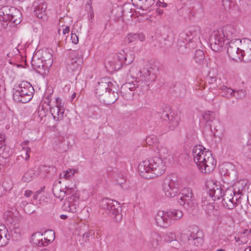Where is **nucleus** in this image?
<instances>
[{"label": "nucleus", "mask_w": 251, "mask_h": 251, "mask_svg": "<svg viewBox=\"0 0 251 251\" xmlns=\"http://www.w3.org/2000/svg\"><path fill=\"white\" fill-rule=\"evenodd\" d=\"M139 173L147 179L153 178L163 174L166 170L165 163L162 158L154 156L141 162L138 167Z\"/></svg>", "instance_id": "obj_1"}, {"label": "nucleus", "mask_w": 251, "mask_h": 251, "mask_svg": "<svg viewBox=\"0 0 251 251\" xmlns=\"http://www.w3.org/2000/svg\"><path fill=\"white\" fill-rule=\"evenodd\" d=\"M202 146H195L192 151L194 160L201 172L209 173L212 171L216 165V161L211 152L205 151Z\"/></svg>", "instance_id": "obj_2"}, {"label": "nucleus", "mask_w": 251, "mask_h": 251, "mask_svg": "<svg viewBox=\"0 0 251 251\" xmlns=\"http://www.w3.org/2000/svg\"><path fill=\"white\" fill-rule=\"evenodd\" d=\"M238 34L237 29L232 25H226L217 31H214L210 37L209 41L211 49L215 51H220L227 41L234 39Z\"/></svg>", "instance_id": "obj_3"}, {"label": "nucleus", "mask_w": 251, "mask_h": 251, "mask_svg": "<svg viewBox=\"0 0 251 251\" xmlns=\"http://www.w3.org/2000/svg\"><path fill=\"white\" fill-rule=\"evenodd\" d=\"M100 206L115 222L119 223L122 220V208L117 201L109 198L103 199L100 201Z\"/></svg>", "instance_id": "obj_4"}, {"label": "nucleus", "mask_w": 251, "mask_h": 251, "mask_svg": "<svg viewBox=\"0 0 251 251\" xmlns=\"http://www.w3.org/2000/svg\"><path fill=\"white\" fill-rule=\"evenodd\" d=\"M34 92L33 87L29 82L22 81L14 92L13 99L16 102L27 103L32 99Z\"/></svg>", "instance_id": "obj_5"}, {"label": "nucleus", "mask_w": 251, "mask_h": 251, "mask_svg": "<svg viewBox=\"0 0 251 251\" xmlns=\"http://www.w3.org/2000/svg\"><path fill=\"white\" fill-rule=\"evenodd\" d=\"M0 16L3 21L10 23L12 26L19 24L22 21V13L15 7L6 5L0 8Z\"/></svg>", "instance_id": "obj_6"}, {"label": "nucleus", "mask_w": 251, "mask_h": 251, "mask_svg": "<svg viewBox=\"0 0 251 251\" xmlns=\"http://www.w3.org/2000/svg\"><path fill=\"white\" fill-rule=\"evenodd\" d=\"M140 73L142 74L144 77V79L136 78L135 79L131 82L135 85V89H139L140 91H148L149 89V81L153 82L156 79V75L152 72L151 67L149 66L143 68L140 70Z\"/></svg>", "instance_id": "obj_7"}, {"label": "nucleus", "mask_w": 251, "mask_h": 251, "mask_svg": "<svg viewBox=\"0 0 251 251\" xmlns=\"http://www.w3.org/2000/svg\"><path fill=\"white\" fill-rule=\"evenodd\" d=\"M178 181L176 176L168 175L162 180V188L165 196L168 198L175 197L179 191Z\"/></svg>", "instance_id": "obj_8"}, {"label": "nucleus", "mask_w": 251, "mask_h": 251, "mask_svg": "<svg viewBox=\"0 0 251 251\" xmlns=\"http://www.w3.org/2000/svg\"><path fill=\"white\" fill-rule=\"evenodd\" d=\"M177 202L188 211L195 208L197 206L192 190L188 187L183 188L177 195Z\"/></svg>", "instance_id": "obj_9"}, {"label": "nucleus", "mask_w": 251, "mask_h": 251, "mask_svg": "<svg viewBox=\"0 0 251 251\" xmlns=\"http://www.w3.org/2000/svg\"><path fill=\"white\" fill-rule=\"evenodd\" d=\"M66 63V69L68 72L78 73L83 63L82 51L80 50L71 51Z\"/></svg>", "instance_id": "obj_10"}, {"label": "nucleus", "mask_w": 251, "mask_h": 251, "mask_svg": "<svg viewBox=\"0 0 251 251\" xmlns=\"http://www.w3.org/2000/svg\"><path fill=\"white\" fill-rule=\"evenodd\" d=\"M241 43V40L240 39H234L226 43L227 53L229 57L233 60H241V56L242 55L241 54L242 50L239 48Z\"/></svg>", "instance_id": "obj_11"}, {"label": "nucleus", "mask_w": 251, "mask_h": 251, "mask_svg": "<svg viewBox=\"0 0 251 251\" xmlns=\"http://www.w3.org/2000/svg\"><path fill=\"white\" fill-rule=\"evenodd\" d=\"M115 85V84L110 81V77L100 78L95 86V93L96 97L99 99L107 90H109V88H111Z\"/></svg>", "instance_id": "obj_12"}, {"label": "nucleus", "mask_w": 251, "mask_h": 251, "mask_svg": "<svg viewBox=\"0 0 251 251\" xmlns=\"http://www.w3.org/2000/svg\"><path fill=\"white\" fill-rule=\"evenodd\" d=\"M118 89L116 85L111 88H109L101 97L99 99V101L104 104L109 105L113 104L118 99Z\"/></svg>", "instance_id": "obj_13"}, {"label": "nucleus", "mask_w": 251, "mask_h": 251, "mask_svg": "<svg viewBox=\"0 0 251 251\" xmlns=\"http://www.w3.org/2000/svg\"><path fill=\"white\" fill-rule=\"evenodd\" d=\"M78 201V197L76 193L69 196L62 206L63 210L69 212L76 213L78 208L76 205Z\"/></svg>", "instance_id": "obj_14"}, {"label": "nucleus", "mask_w": 251, "mask_h": 251, "mask_svg": "<svg viewBox=\"0 0 251 251\" xmlns=\"http://www.w3.org/2000/svg\"><path fill=\"white\" fill-rule=\"evenodd\" d=\"M233 194L234 192L231 188L227 189L224 193L222 203L223 206L227 209L231 210L236 207Z\"/></svg>", "instance_id": "obj_15"}, {"label": "nucleus", "mask_w": 251, "mask_h": 251, "mask_svg": "<svg viewBox=\"0 0 251 251\" xmlns=\"http://www.w3.org/2000/svg\"><path fill=\"white\" fill-rule=\"evenodd\" d=\"M135 90V85L133 83L128 82L121 86L120 92L124 99L129 100L133 98Z\"/></svg>", "instance_id": "obj_16"}, {"label": "nucleus", "mask_w": 251, "mask_h": 251, "mask_svg": "<svg viewBox=\"0 0 251 251\" xmlns=\"http://www.w3.org/2000/svg\"><path fill=\"white\" fill-rule=\"evenodd\" d=\"M215 113L211 111H207L202 113V119H201V122L202 120L204 122V129L213 132L211 124L215 119Z\"/></svg>", "instance_id": "obj_17"}, {"label": "nucleus", "mask_w": 251, "mask_h": 251, "mask_svg": "<svg viewBox=\"0 0 251 251\" xmlns=\"http://www.w3.org/2000/svg\"><path fill=\"white\" fill-rule=\"evenodd\" d=\"M155 219L157 225L160 227H167L172 224V221L167 211H159Z\"/></svg>", "instance_id": "obj_18"}, {"label": "nucleus", "mask_w": 251, "mask_h": 251, "mask_svg": "<svg viewBox=\"0 0 251 251\" xmlns=\"http://www.w3.org/2000/svg\"><path fill=\"white\" fill-rule=\"evenodd\" d=\"M162 118L164 120H168L169 124L168 127L170 130L174 129L178 126L180 119L179 116L172 112H171L170 114L166 112L164 113L162 116Z\"/></svg>", "instance_id": "obj_19"}, {"label": "nucleus", "mask_w": 251, "mask_h": 251, "mask_svg": "<svg viewBox=\"0 0 251 251\" xmlns=\"http://www.w3.org/2000/svg\"><path fill=\"white\" fill-rule=\"evenodd\" d=\"M209 186H211V188L209 190L213 197L214 201H215L216 200H219L221 198L223 199L225 192L223 191L220 185L213 181H210L207 184L208 187H209Z\"/></svg>", "instance_id": "obj_20"}, {"label": "nucleus", "mask_w": 251, "mask_h": 251, "mask_svg": "<svg viewBox=\"0 0 251 251\" xmlns=\"http://www.w3.org/2000/svg\"><path fill=\"white\" fill-rule=\"evenodd\" d=\"M57 106L55 108L50 109V113L56 121L62 120L64 113V109L61 106V100L57 98L56 99Z\"/></svg>", "instance_id": "obj_21"}, {"label": "nucleus", "mask_w": 251, "mask_h": 251, "mask_svg": "<svg viewBox=\"0 0 251 251\" xmlns=\"http://www.w3.org/2000/svg\"><path fill=\"white\" fill-rule=\"evenodd\" d=\"M187 240L189 245L194 250L201 247L204 241L201 237H198L197 234L194 232L191 233L187 237Z\"/></svg>", "instance_id": "obj_22"}, {"label": "nucleus", "mask_w": 251, "mask_h": 251, "mask_svg": "<svg viewBox=\"0 0 251 251\" xmlns=\"http://www.w3.org/2000/svg\"><path fill=\"white\" fill-rule=\"evenodd\" d=\"M105 67L107 69L113 71L119 70L123 65L120 61H117L115 57H108L105 60Z\"/></svg>", "instance_id": "obj_23"}, {"label": "nucleus", "mask_w": 251, "mask_h": 251, "mask_svg": "<svg viewBox=\"0 0 251 251\" xmlns=\"http://www.w3.org/2000/svg\"><path fill=\"white\" fill-rule=\"evenodd\" d=\"M148 242L153 248H157L161 242L160 235L156 232L151 231L148 234Z\"/></svg>", "instance_id": "obj_24"}, {"label": "nucleus", "mask_w": 251, "mask_h": 251, "mask_svg": "<svg viewBox=\"0 0 251 251\" xmlns=\"http://www.w3.org/2000/svg\"><path fill=\"white\" fill-rule=\"evenodd\" d=\"M196 35L197 33L196 31L182 32L179 34L178 41H180L183 43H184L185 42L189 43L192 42H193V40Z\"/></svg>", "instance_id": "obj_25"}, {"label": "nucleus", "mask_w": 251, "mask_h": 251, "mask_svg": "<svg viewBox=\"0 0 251 251\" xmlns=\"http://www.w3.org/2000/svg\"><path fill=\"white\" fill-rule=\"evenodd\" d=\"M115 57L117 61H120L123 65H129L132 62L133 60V57H130L129 60H127V55L125 54L124 50H122L121 52H119Z\"/></svg>", "instance_id": "obj_26"}, {"label": "nucleus", "mask_w": 251, "mask_h": 251, "mask_svg": "<svg viewBox=\"0 0 251 251\" xmlns=\"http://www.w3.org/2000/svg\"><path fill=\"white\" fill-rule=\"evenodd\" d=\"M116 181L121 188L123 190H126L129 189V183L126 181V178L123 174H118L116 178Z\"/></svg>", "instance_id": "obj_27"}, {"label": "nucleus", "mask_w": 251, "mask_h": 251, "mask_svg": "<svg viewBox=\"0 0 251 251\" xmlns=\"http://www.w3.org/2000/svg\"><path fill=\"white\" fill-rule=\"evenodd\" d=\"M48 113V110L44 108L43 105H39L35 113V115H36V114L38 115L40 122H44L46 120L45 118L47 116Z\"/></svg>", "instance_id": "obj_28"}, {"label": "nucleus", "mask_w": 251, "mask_h": 251, "mask_svg": "<svg viewBox=\"0 0 251 251\" xmlns=\"http://www.w3.org/2000/svg\"><path fill=\"white\" fill-rule=\"evenodd\" d=\"M243 187H241L240 189L239 187H237V184H236L234 185V187L233 189L234 192V194H233V197H234V202L235 203L236 206H237L239 204L241 203V195L242 193V190Z\"/></svg>", "instance_id": "obj_29"}, {"label": "nucleus", "mask_w": 251, "mask_h": 251, "mask_svg": "<svg viewBox=\"0 0 251 251\" xmlns=\"http://www.w3.org/2000/svg\"><path fill=\"white\" fill-rule=\"evenodd\" d=\"M47 9L46 3H40L36 7L34 10V14L38 18L42 19L45 15V12Z\"/></svg>", "instance_id": "obj_30"}, {"label": "nucleus", "mask_w": 251, "mask_h": 251, "mask_svg": "<svg viewBox=\"0 0 251 251\" xmlns=\"http://www.w3.org/2000/svg\"><path fill=\"white\" fill-rule=\"evenodd\" d=\"M248 45L250 47L249 49H247L246 51L242 50L241 54V60H243L245 62H250L251 61V40L248 41Z\"/></svg>", "instance_id": "obj_31"}, {"label": "nucleus", "mask_w": 251, "mask_h": 251, "mask_svg": "<svg viewBox=\"0 0 251 251\" xmlns=\"http://www.w3.org/2000/svg\"><path fill=\"white\" fill-rule=\"evenodd\" d=\"M5 134L0 133V156L2 158H6L8 155L6 151L7 147L5 146Z\"/></svg>", "instance_id": "obj_32"}, {"label": "nucleus", "mask_w": 251, "mask_h": 251, "mask_svg": "<svg viewBox=\"0 0 251 251\" xmlns=\"http://www.w3.org/2000/svg\"><path fill=\"white\" fill-rule=\"evenodd\" d=\"M214 201L213 197L210 193V190L206 191L204 192L202 196L201 202L202 205H208Z\"/></svg>", "instance_id": "obj_33"}, {"label": "nucleus", "mask_w": 251, "mask_h": 251, "mask_svg": "<svg viewBox=\"0 0 251 251\" xmlns=\"http://www.w3.org/2000/svg\"><path fill=\"white\" fill-rule=\"evenodd\" d=\"M7 232V229H0V247L4 246L8 243L10 235Z\"/></svg>", "instance_id": "obj_34"}, {"label": "nucleus", "mask_w": 251, "mask_h": 251, "mask_svg": "<svg viewBox=\"0 0 251 251\" xmlns=\"http://www.w3.org/2000/svg\"><path fill=\"white\" fill-rule=\"evenodd\" d=\"M32 241L33 244L39 247H42L43 244V236L40 232H36L32 235Z\"/></svg>", "instance_id": "obj_35"}, {"label": "nucleus", "mask_w": 251, "mask_h": 251, "mask_svg": "<svg viewBox=\"0 0 251 251\" xmlns=\"http://www.w3.org/2000/svg\"><path fill=\"white\" fill-rule=\"evenodd\" d=\"M121 12L123 17H132L133 14L131 13L132 5L131 3H125L122 6Z\"/></svg>", "instance_id": "obj_36"}, {"label": "nucleus", "mask_w": 251, "mask_h": 251, "mask_svg": "<svg viewBox=\"0 0 251 251\" xmlns=\"http://www.w3.org/2000/svg\"><path fill=\"white\" fill-rule=\"evenodd\" d=\"M167 214L169 215L170 219L178 220L181 218L183 215L181 210L172 209L167 211Z\"/></svg>", "instance_id": "obj_37"}, {"label": "nucleus", "mask_w": 251, "mask_h": 251, "mask_svg": "<svg viewBox=\"0 0 251 251\" xmlns=\"http://www.w3.org/2000/svg\"><path fill=\"white\" fill-rule=\"evenodd\" d=\"M9 229L10 230V234L12 239L14 241H19L21 239V236L20 234V230L18 227L14 226L11 228V227H9Z\"/></svg>", "instance_id": "obj_38"}, {"label": "nucleus", "mask_w": 251, "mask_h": 251, "mask_svg": "<svg viewBox=\"0 0 251 251\" xmlns=\"http://www.w3.org/2000/svg\"><path fill=\"white\" fill-rule=\"evenodd\" d=\"M205 58V55L203 51L201 50H197L195 51L194 59L195 62L199 64L203 63Z\"/></svg>", "instance_id": "obj_39"}, {"label": "nucleus", "mask_w": 251, "mask_h": 251, "mask_svg": "<svg viewBox=\"0 0 251 251\" xmlns=\"http://www.w3.org/2000/svg\"><path fill=\"white\" fill-rule=\"evenodd\" d=\"M52 191L54 196L58 199H60L61 200H63V198L66 196V194L67 193V192L64 191V190L59 189L56 185L53 186Z\"/></svg>", "instance_id": "obj_40"}, {"label": "nucleus", "mask_w": 251, "mask_h": 251, "mask_svg": "<svg viewBox=\"0 0 251 251\" xmlns=\"http://www.w3.org/2000/svg\"><path fill=\"white\" fill-rule=\"evenodd\" d=\"M31 65L33 69L38 71L39 73H44L42 70H44L43 69L44 65L42 61H40L39 60H37V62H36L35 60L32 59L31 60Z\"/></svg>", "instance_id": "obj_41"}, {"label": "nucleus", "mask_w": 251, "mask_h": 251, "mask_svg": "<svg viewBox=\"0 0 251 251\" xmlns=\"http://www.w3.org/2000/svg\"><path fill=\"white\" fill-rule=\"evenodd\" d=\"M19 218L17 217L13 218L12 216H8L6 219V222L7 225L10 224L11 228L14 226H17V225L18 223Z\"/></svg>", "instance_id": "obj_42"}, {"label": "nucleus", "mask_w": 251, "mask_h": 251, "mask_svg": "<svg viewBox=\"0 0 251 251\" xmlns=\"http://www.w3.org/2000/svg\"><path fill=\"white\" fill-rule=\"evenodd\" d=\"M154 0H144L139 9H142L143 10H147L150 7L154 4Z\"/></svg>", "instance_id": "obj_43"}, {"label": "nucleus", "mask_w": 251, "mask_h": 251, "mask_svg": "<svg viewBox=\"0 0 251 251\" xmlns=\"http://www.w3.org/2000/svg\"><path fill=\"white\" fill-rule=\"evenodd\" d=\"M243 151L247 158L251 159V144L246 145L243 148Z\"/></svg>", "instance_id": "obj_44"}, {"label": "nucleus", "mask_w": 251, "mask_h": 251, "mask_svg": "<svg viewBox=\"0 0 251 251\" xmlns=\"http://www.w3.org/2000/svg\"><path fill=\"white\" fill-rule=\"evenodd\" d=\"M138 35L137 33H129L127 35V36L126 37V42L128 43H131L134 41L137 40Z\"/></svg>", "instance_id": "obj_45"}, {"label": "nucleus", "mask_w": 251, "mask_h": 251, "mask_svg": "<svg viewBox=\"0 0 251 251\" xmlns=\"http://www.w3.org/2000/svg\"><path fill=\"white\" fill-rule=\"evenodd\" d=\"M176 235L175 233H174L173 232H170V233L165 234L163 236V238L165 242L171 243V242H172V241L173 239H176Z\"/></svg>", "instance_id": "obj_46"}, {"label": "nucleus", "mask_w": 251, "mask_h": 251, "mask_svg": "<svg viewBox=\"0 0 251 251\" xmlns=\"http://www.w3.org/2000/svg\"><path fill=\"white\" fill-rule=\"evenodd\" d=\"M75 174V171L73 169H70L69 170H67L65 172L62 174H60V177H64L66 179H68L72 176H73Z\"/></svg>", "instance_id": "obj_47"}, {"label": "nucleus", "mask_w": 251, "mask_h": 251, "mask_svg": "<svg viewBox=\"0 0 251 251\" xmlns=\"http://www.w3.org/2000/svg\"><path fill=\"white\" fill-rule=\"evenodd\" d=\"M95 232L93 230L89 231L88 232H85L84 233L83 235V239L85 242L88 241L90 240V238L91 239L94 238L93 236L94 235Z\"/></svg>", "instance_id": "obj_48"}, {"label": "nucleus", "mask_w": 251, "mask_h": 251, "mask_svg": "<svg viewBox=\"0 0 251 251\" xmlns=\"http://www.w3.org/2000/svg\"><path fill=\"white\" fill-rule=\"evenodd\" d=\"M2 19V18L0 16V31L2 29H8L11 26L10 23L3 21Z\"/></svg>", "instance_id": "obj_49"}, {"label": "nucleus", "mask_w": 251, "mask_h": 251, "mask_svg": "<svg viewBox=\"0 0 251 251\" xmlns=\"http://www.w3.org/2000/svg\"><path fill=\"white\" fill-rule=\"evenodd\" d=\"M158 153L161 157L166 158L168 154V150L166 148L162 147L159 149Z\"/></svg>", "instance_id": "obj_50"}, {"label": "nucleus", "mask_w": 251, "mask_h": 251, "mask_svg": "<svg viewBox=\"0 0 251 251\" xmlns=\"http://www.w3.org/2000/svg\"><path fill=\"white\" fill-rule=\"evenodd\" d=\"M233 96L235 97L237 99H243L246 96V91L243 90H239L236 92L235 91Z\"/></svg>", "instance_id": "obj_51"}, {"label": "nucleus", "mask_w": 251, "mask_h": 251, "mask_svg": "<svg viewBox=\"0 0 251 251\" xmlns=\"http://www.w3.org/2000/svg\"><path fill=\"white\" fill-rule=\"evenodd\" d=\"M66 144L64 142H61V143H59V145L58 146L57 145H55V147H54L56 150L59 152H64L67 151L65 146Z\"/></svg>", "instance_id": "obj_52"}, {"label": "nucleus", "mask_w": 251, "mask_h": 251, "mask_svg": "<svg viewBox=\"0 0 251 251\" xmlns=\"http://www.w3.org/2000/svg\"><path fill=\"white\" fill-rule=\"evenodd\" d=\"M146 143L151 146L152 144L157 142V138L154 135H151L146 139Z\"/></svg>", "instance_id": "obj_53"}, {"label": "nucleus", "mask_w": 251, "mask_h": 251, "mask_svg": "<svg viewBox=\"0 0 251 251\" xmlns=\"http://www.w3.org/2000/svg\"><path fill=\"white\" fill-rule=\"evenodd\" d=\"M208 82L210 85H211L212 86L209 87V89L210 88H216L217 87V85L216 84L217 79L215 77H212L210 76L209 78H208Z\"/></svg>", "instance_id": "obj_54"}, {"label": "nucleus", "mask_w": 251, "mask_h": 251, "mask_svg": "<svg viewBox=\"0 0 251 251\" xmlns=\"http://www.w3.org/2000/svg\"><path fill=\"white\" fill-rule=\"evenodd\" d=\"M166 11H167L166 9L163 10V9H162L161 8H160V7L159 8L158 7L156 9L155 12H156L157 15H158L160 16H163L164 15H167Z\"/></svg>", "instance_id": "obj_55"}, {"label": "nucleus", "mask_w": 251, "mask_h": 251, "mask_svg": "<svg viewBox=\"0 0 251 251\" xmlns=\"http://www.w3.org/2000/svg\"><path fill=\"white\" fill-rule=\"evenodd\" d=\"M41 193H42V192H41V191L38 190V191H37L36 192L35 194L33 196V199L35 200H38V198H39V203L40 204H42V200L41 199V197L40 196V195H41Z\"/></svg>", "instance_id": "obj_56"}, {"label": "nucleus", "mask_w": 251, "mask_h": 251, "mask_svg": "<svg viewBox=\"0 0 251 251\" xmlns=\"http://www.w3.org/2000/svg\"><path fill=\"white\" fill-rule=\"evenodd\" d=\"M171 244V246L174 248L177 249L179 247L180 244L179 242L176 239H173L170 243Z\"/></svg>", "instance_id": "obj_57"}, {"label": "nucleus", "mask_w": 251, "mask_h": 251, "mask_svg": "<svg viewBox=\"0 0 251 251\" xmlns=\"http://www.w3.org/2000/svg\"><path fill=\"white\" fill-rule=\"evenodd\" d=\"M31 180V177L28 173H25L22 177V180L24 182H29Z\"/></svg>", "instance_id": "obj_58"}, {"label": "nucleus", "mask_w": 251, "mask_h": 251, "mask_svg": "<svg viewBox=\"0 0 251 251\" xmlns=\"http://www.w3.org/2000/svg\"><path fill=\"white\" fill-rule=\"evenodd\" d=\"M158 8H166L168 6V4L166 2H164V1H161L160 0H158L156 2V4Z\"/></svg>", "instance_id": "obj_59"}, {"label": "nucleus", "mask_w": 251, "mask_h": 251, "mask_svg": "<svg viewBox=\"0 0 251 251\" xmlns=\"http://www.w3.org/2000/svg\"><path fill=\"white\" fill-rule=\"evenodd\" d=\"M71 39L74 44H76L78 42V37L75 33H72Z\"/></svg>", "instance_id": "obj_60"}, {"label": "nucleus", "mask_w": 251, "mask_h": 251, "mask_svg": "<svg viewBox=\"0 0 251 251\" xmlns=\"http://www.w3.org/2000/svg\"><path fill=\"white\" fill-rule=\"evenodd\" d=\"M23 149L25 151V159L26 160H28L30 156L29 152L30 151V149L29 147H27L26 148H23Z\"/></svg>", "instance_id": "obj_61"}, {"label": "nucleus", "mask_w": 251, "mask_h": 251, "mask_svg": "<svg viewBox=\"0 0 251 251\" xmlns=\"http://www.w3.org/2000/svg\"><path fill=\"white\" fill-rule=\"evenodd\" d=\"M65 189H66V190L65 191L67 192L66 194V196H69L72 195V193L73 192V191H74V190H73L72 188H70L69 187H66Z\"/></svg>", "instance_id": "obj_62"}, {"label": "nucleus", "mask_w": 251, "mask_h": 251, "mask_svg": "<svg viewBox=\"0 0 251 251\" xmlns=\"http://www.w3.org/2000/svg\"><path fill=\"white\" fill-rule=\"evenodd\" d=\"M137 35H138L137 40H139L140 41H143L145 40V36L142 33H137Z\"/></svg>", "instance_id": "obj_63"}, {"label": "nucleus", "mask_w": 251, "mask_h": 251, "mask_svg": "<svg viewBox=\"0 0 251 251\" xmlns=\"http://www.w3.org/2000/svg\"><path fill=\"white\" fill-rule=\"evenodd\" d=\"M50 239H48L47 238L43 237V244H44V245H43L42 247L47 246L49 244V243L50 242Z\"/></svg>", "instance_id": "obj_64"}]
</instances>
